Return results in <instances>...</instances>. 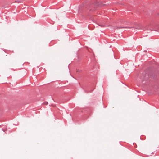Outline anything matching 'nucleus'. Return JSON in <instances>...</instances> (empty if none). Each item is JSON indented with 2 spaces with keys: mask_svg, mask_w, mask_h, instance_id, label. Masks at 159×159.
I'll return each instance as SVG.
<instances>
[{
  "mask_svg": "<svg viewBox=\"0 0 159 159\" xmlns=\"http://www.w3.org/2000/svg\"><path fill=\"white\" fill-rule=\"evenodd\" d=\"M135 28L136 29H140L139 27H137L136 26H134L133 27H127V28Z\"/></svg>",
  "mask_w": 159,
  "mask_h": 159,
  "instance_id": "nucleus-1",
  "label": "nucleus"
},
{
  "mask_svg": "<svg viewBox=\"0 0 159 159\" xmlns=\"http://www.w3.org/2000/svg\"><path fill=\"white\" fill-rule=\"evenodd\" d=\"M16 2H22V0H17L16 1Z\"/></svg>",
  "mask_w": 159,
  "mask_h": 159,
  "instance_id": "nucleus-2",
  "label": "nucleus"
},
{
  "mask_svg": "<svg viewBox=\"0 0 159 159\" xmlns=\"http://www.w3.org/2000/svg\"><path fill=\"white\" fill-rule=\"evenodd\" d=\"M77 72H80V71L79 70H77Z\"/></svg>",
  "mask_w": 159,
  "mask_h": 159,
  "instance_id": "nucleus-3",
  "label": "nucleus"
}]
</instances>
